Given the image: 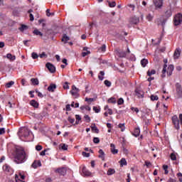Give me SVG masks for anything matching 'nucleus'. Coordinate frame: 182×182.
<instances>
[{"label":"nucleus","mask_w":182,"mask_h":182,"mask_svg":"<svg viewBox=\"0 0 182 182\" xmlns=\"http://www.w3.org/2000/svg\"><path fill=\"white\" fill-rule=\"evenodd\" d=\"M26 160H28V156L26 155L25 150L22 149H16L14 155L15 163H16V164H22V163H25Z\"/></svg>","instance_id":"1"},{"label":"nucleus","mask_w":182,"mask_h":182,"mask_svg":"<svg viewBox=\"0 0 182 182\" xmlns=\"http://www.w3.org/2000/svg\"><path fill=\"white\" fill-rule=\"evenodd\" d=\"M18 134L21 140H28L31 136V131L28 127H22L19 129Z\"/></svg>","instance_id":"2"},{"label":"nucleus","mask_w":182,"mask_h":182,"mask_svg":"<svg viewBox=\"0 0 182 182\" xmlns=\"http://www.w3.org/2000/svg\"><path fill=\"white\" fill-rule=\"evenodd\" d=\"M182 22V14L181 13H178L175 15L174 18H173V25L175 26H178Z\"/></svg>","instance_id":"3"},{"label":"nucleus","mask_w":182,"mask_h":182,"mask_svg":"<svg viewBox=\"0 0 182 182\" xmlns=\"http://www.w3.org/2000/svg\"><path fill=\"white\" fill-rule=\"evenodd\" d=\"M176 97L177 99H182V87L180 83L176 84Z\"/></svg>","instance_id":"4"},{"label":"nucleus","mask_w":182,"mask_h":182,"mask_svg":"<svg viewBox=\"0 0 182 182\" xmlns=\"http://www.w3.org/2000/svg\"><path fill=\"white\" fill-rule=\"evenodd\" d=\"M46 68H47V69H48V70H49V72H50V73H55V72H56V68H55V65H53L50 63H47L46 64Z\"/></svg>","instance_id":"5"},{"label":"nucleus","mask_w":182,"mask_h":182,"mask_svg":"<svg viewBox=\"0 0 182 182\" xmlns=\"http://www.w3.org/2000/svg\"><path fill=\"white\" fill-rule=\"evenodd\" d=\"M135 95L137 96L138 99H143V97H144V92L139 88L135 90Z\"/></svg>","instance_id":"6"},{"label":"nucleus","mask_w":182,"mask_h":182,"mask_svg":"<svg viewBox=\"0 0 182 182\" xmlns=\"http://www.w3.org/2000/svg\"><path fill=\"white\" fill-rule=\"evenodd\" d=\"M70 93L73 96H75V98L79 97V90L75 85L72 87V90Z\"/></svg>","instance_id":"7"},{"label":"nucleus","mask_w":182,"mask_h":182,"mask_svg":"<svg viewBox=\"0 0 182 182\" xmlns=\"http://www.w3.org/2000/svg\"><path fill=\"white\" fill-rule=\"evenodd\" d=\"M66 168H59L55 171V173H58L60 176H65L66 174Z\"/></svg>","instance_id":"8"},{"label":"nucleus","mask_w":182,"mask_h":182,"mask_svg":"<svg viewBox=\"0 0 182 182\" xmlns=\"http://www.w3.org/2000/svg\"><path fill=\"white\" fill-rule=\"evenodd\" d=\"M88 55H90V50H89V48L84 47L81 53V56H82V58H85V56H87Z\"/></svg>","instance_id":"9"},{"label":"nucleus","mask_w":182,"mask_h":182,"mask_svg":"<svg viewBox=\"0 0 182 182\" xmlns=\"http://www.w3.org/2000/svg\"><path fill=\"white\" fill-rule=\"evenodd\" d=\"M129 22L132 25H137V23H139V22H140V18L136 16L132 17Z\"/></svg>","instance_id":"10"},{"label":"nucleus","mask_w":182,"mask_h":182,"mask_svg":"<svg viewBox=\"0 0 182 182\" xmlns=\"http://www.w3.org/2000/svg\"><path fill=\"white\" fill-rule=\"evenodd\" d=\"M173 70H174V65H168L167 70H166V73L168 76H171L173 75Z\"/></svg>","instance_id":"11"},{"label":"nucleus","mask_w":182,"mask_h":182,"mask_svg":"<svg viewBox=\"0 0 182 182\" xmlns=\"http://www.w3.org/2000/svg\"><path fill=\"white\" fill-rule=\"evenodd\" d=\"M3 170L6 171V173H9L10 174H12L13 171L11 166H9V165H7V164L4 165Z\"/></svg>","instance_id":"12"},{"label":"nucleus","mask_w":182,"mask_h":182,"mask_svg":"<svg viewBox=\"0 0 182 182\" xmlns=\"http://www.w3.org/2000/svg\"><path fill=\"white\" fill-rule=\"evenodd\" d=\"M154 4L156 8H161L163 6V0H154Z\"/></svg>","instance_id":"13"},{"label":"nucleus","mask_w":182,"mask_h":182,"mask_svg":"<svg viewBox=\"0 0 182 182\" xmlns=\"http://www.w3.org/2000/svg\"><path fill=\"white\" fill-rule=\"evenodd\" d=\"M129 53H130V49H129V48H127L126 52H119V58H126V56H127V54H129Z\"/></svg>","instance_id":"14"},{"label":"nucleus","mask_w":182,"mask_h":182,"mask_svg":"<svg viewBox=\"0 0 182 182\" xmlns=\"http://www.w3.org/2000/svg\"><path fill=\"white\" fill-rule=\"evenodd\" d=\"M181 53V50L179 48H176L173 55L174 58L178 59V58H180Z\"/></svg>","instance_id":"15"},{"label":"nucleus","mask_w":182,"mask_h":182,"mask_svg":"<svg viewBox=\"0 0 182 182\" xmlns=\"http://www.w3.org/2000/svg\"><path fill=\"white\" fill-rule=\"evenodd\" d=\"M41 161H34L31 164V167H33V168H38V167H41Z\"/></svg>","instance_id":"16"},{"label":"nucleus","mask_w":182,"mask_h":182,"mask_svg":"<svg viewBox=\"0 0 182 182\" xmlns=\"http://www.w3.org/2000/svg\"><path fill=\"white\" fill-rule=\"evenodd\" d=\"M132 136H134V137H139L140 136V128H135L132 132Z\"/></svg>","instance_id":"17"},{"label":"nucleus","mask_w":182,"mask_h":182,"mask_svg":"<svg viewBox=\"0 0 182 182\" xmlns=\"http://www.w3.org/2000/svg\"><path fill=\"white\" fill-rule=\"evenodd\" d=\"M82 173L84 176H87V177H90V176H92V172L86 169V167L82 168Z\"/></svg>","instance_id":"18"},{"label":"nucleus","mask_w":182,"mask_h":182,"mask_svg":"<svg viewBox=\"0 0 182 182\" xmlns=\"http://www.w3.org/2000/svg\"><path fill=\"white\" fill-rule=\"evenodd\" d=\"M30 105L31 106H33V107H35L36 109H38V107H39V103H38V102H36V100H32L30 102Z\"/></svg>","instance_id":"19"},{"label":"nucleus","mask_w":182,"mask_h":182,"mask_svg":"<svg viewBox=\"0 0 182 182\" xmlns=\"http://www.w3.org/2000/svg\"><path fill=\"white\" fill-rule=\"evenodd\" d=\"M110 147H111V152L112 153V154H117V153H119V150L114 148L115 146L114 144H111Z\"/></svg>","instance_id":"20"},{"label":"nucleus","mask_w":182,"mask_h":182,"mask_svg":"<svg viewBox=\"0 0 182 182\" xmlns=\"http://www.w3.org/2000/svg\"><path fill=\"white\" fill-rule=\"evenodd\" d=\"M56 89V85L55 84H50L48 87V92H55V90Z\"/></svg>","instance_id":"21"},{"label":"nucleus","mask_w":182,"mask_h":182,"mask_svg":"<svg viewBox=\"0 0 182 182\" xmlns=\"http://www.w3.org/2000/svg\"><path fill=\"white\" fill-rule=\"evenodd\" d=\"M173 15V11H171V9H169L165 12V16L166 18H171V16Z\"/></svg>","instance_id":"22"},{"label":"nucleus","mask_w":182,"mask_h":182,"mask_svg":"<svg viewBox=\"0 0 182 182\" xmlns=\"http://www.w3.org/2000/svg\"><path fill=\"white\" fill-rule=\"evenodd\" d=\"M99 158L101 159L102 160V161H105V152L103 151L102 149H100L99 150Z\"/></svg>","instance_id":"23"},{"label":"nucleus","mask_w":182,"mask_h":182,"mask_svg":"<svg viewBox=\"0 0 182 182\" xmlns=\"http://www.w3.org/2000/svg\"><path fill=\"white\" fill-rule=\"evenodd\" d=\"M119 164L121 167H123L124 166H127V161H126V159L122 158L120 161H119Z\"/></svg>","instance_id":"24"},{"label":"nucleus","mask_w":182,"mask_h":182,"mask_svg":"<svg viewBox=\"0 0 182 182\" xmlns=\"http://www.w3.org/2000/svg\"><path fill=\"white\" fill-rule=\"evenodd\" d=\"M6 58L7 59H9V60H11V62H14V60L16 59V57H15V55H12L11 53H8L6 55Z\"/></svg>","instance_id":"25"},{"label":"nucleus","mask_w":182,"mask_h":182,"mask_svg":"<svg viewBox=\"0 0 182 182\" xmlns=\"http://www.w3.org/2000/svg\"><path fill=\"white\" fill-rule=\"evenodd\" d=\"M147 63H149V60L146 58H144L141 60V65L142 68H146V66L147 65Z\"/></svg>","instance_id":"26"},{"label":"nucleus","mask_w":182,"mask_h":182,"mask_svg":"<svg viewBox=\"0 0 182 182\" xmlns=\"http://www.w3.org/2000/svg\"><path fill=\"white\" fill-rule=\"evenodd\" d=\"M18 29L21 32H23V31H28V29H29V27L26 25L22 24Z\"/></svg>","instance_id":"27"},{"label":"nucleus","mask_w":182,"mask_h":182,"mask_svg":"<svg viewBox=\"0 0 182 182\" xmlns=\"http://www.w3.org/2000/svg\"><path fill=\"white\" fill-rule=\"evenodd\" d=\"M166 68H167V65H166V64H164V68H163V70H162V74H161V77L162 78L166 77Z\"/></svg>","instance_id":"28"},{"label":"nucleus","mask_w":182,"mask_h":182,"mask_svg":"<svg viewBox=\"0 0 182 182\" xmlns=\"http://www.w3.org/2000/svg\"><path fill=\"white\" fill-rule=\"evenodd\" d=\"M81 110H87L88 112H90L92 110V108H90L88 105H82L80 107Z\"/></svg>","instance_id":"29"},{"label":"nucleus","mask_w":182,"mask_h":182,"mask_svg":"<svg viewBox=\"0 0 182 182\" xmlns=\"http://www.w3.org/2000/svg\"><path fill=\"white\" fill-rule=\"evenodd\" d=\"M98 79L99 80H103L105 79V71H100L98 75Z\"/></svg>","instance_id":"30"},{"label":"nucleus","mask_w":182,"mask_h":182,"mask_svg":"<svg viewBox=\"0 0 182 182\" xmlns=\"http://www.w3.org/2000/svg\"><path fill=\"white\" fill-rule=\"evenodd\" d=\"M154 18V16L151 15V14H149L146 16V19L149 22H151L153 21V18Z\"/></svg>","instance_id":"31"},{"label":"nucleus","mask_w":182,"mask_h":182,"mask_svg":"<svg viewBox=\"0 0 182 182\" xmlns=\"http://www.w3.org/2000/svg\"><path fill=\"white\" fill-rule=\"evenodd\" d=\"M31 82L33 85H39V80H38V78H31Z\"/></svg>","instance_id":"32"},{"label":"nucleus","mask_w":182,"mask_h":182,"mask_svg":"<svg viewBox=\"0 0 182 182\" xmlns=\"http://www.w3.org/2000/svg\"><path fill=\"white\" fill-rule=\"evenodd\" d=\"M117 100L115 97H110L108 99V103H112V105H116Z\"/></svg>","instance_id":"33"},{"label":"nucleus","mask_w":182,"mask_h":182,"mask_svg":"<svg viewBox=\"0 0 182 182\" xmlns=\"http://www.w3.org/2000/svg\"><path fill=\"white\" fill-rule=\"evenodd\" d=\"M34 35H36L37 36H43V33L42 32L39 31L38 29H35L33 31Z\"/></svg>","instance_id":"34"},{"label":"nucleus","mask_w":182,"mask_h":182,"mask_svg":"<svg viewBox=\"0 0 182 182\" xmlns=\"http://www.w3.org/2000/svg\"><path fill=\"white\" fill-rule=\"evenodd\" d=\"M91 129L92 131L95 132V133H99V129H97L95 124H92L91 125Z\"/></svg>","instance_id":"35"},{"label":"nucleus","mask_w":182,"mask_h":182,"mask_svg":"<svg viewBox=\"0 0 182 182\" xmlns=\"http://www.w3.org/2000/svg\"><path fill=\"white\" fill-rule=\"evenodd\" d=\"M151 75H156V70H149L147 71L148 76H151Z\"/></svg>","instance_id":"36"},{"label":"nucleus","mask_w":182,"mask_h":182,"mask_svg":"<svg viewBox=\"0 0 182 182\" xmlns=\"http://www.w3.org/2000/svg\"><path fill=\"white\" fill-rule=\"evenodd\" d=\"M104 84L105 85V86H107V87H110V86H112V82L109 81V80H105L104 81Z\"/></svg>","instance_id":"37"},{"label":"nucleus","mask_w":182,"mask_h":182,"mask_svg":"<svg viewBox=\"0 0 182 182\" xmlns=\"http://www.w3.org/2000/svg\"><path fill=\"white\" fill-rule=\"evenodd\" d=\"M115 171L113 168H109L107 171V176H112V174H114Z\"/></svg>","instance_id":"38"},{"label":"nucleus","mask_w":182,"mask_h":182,"mask_svg":"<svg viewBox=\"0 0 182 182\" xmlns=\"http://www.w3.org/2000/svg\"><path fill=\"white\" fill-rule=\"evenodd\" d=\"M14 85H15V82L14 81H10L9 82H7L6 84V87L9 88V87H11L12 86H14Z\"/></svg>","instance_id":"39"},{"label":"nucleus","mask_w":182,"mask_h":182,"mask_svg":"<svg viewBox=\"0 0 182 182\" xmlns=\"http://www.w3.org/2000/svg\"><path fill=\"white\" fill-rule=\"evenodd\" d=\"M160 42H161L160 38H156V39H155V40H153V39H152V43H153V45H159V43H160Z\"/></svg>","instance_id":"40"},{"label":"nucleus","mask_w":182,"mask_h":182,"mask_svg":"<svg viewBox=\"0 0 182 182\" xmlns=\"http://www.w3.org/2000/svg\"><path fill=\"white\" fill-rule=\"evenodd\" d=\"M68 146L66 145L65 144H63L60 145V148L61 150H68Z\"/></svg>","instance_id":"41"},{"label":"nucleus","mask_w":182,"mask_h":182,"mask_svg":"<svg viewBox=\"0 0 182 182\" xmlns=\"http://www.w3.org/2000/svg\"><path fill=\"white\" fill-rule=\"evenodd\" d=\"M119 128L121 129V132H124L126 130V127H124V124H119Z\"/></svg>","instance_id":"42"},{"label":"nucleus","mask_w":182,"mask_h":182,"mask_svg":"<svg viewBox=\"0 0 182 182\" xmlns=\"http://www.w3.org/2000/svg\"><path fill=\"white\" fill-rule=\"evenodd\" d=\"M69 37L68 36H66V34H64L62 38V41L63 42H68V41H69Z\"/></svg>","instance_id":"43"},{"label":"nucleus","mask_w":182,"mask_h":182,"mask_svg":"<svg viewBox=\"0 0 182 182\" xmlns=\"http://www.w3.org/2000/svg\"><path fill=\"white\" fill-rule=\"evenodd\" d=\"M163 169L165 171V174H168V166L167 165H164L163 166Z\"/></svg>","instance_id":"44"},{"label":"nucleus","mask_w":182,"mask_h":182,"mask_svg":"<svg viewBox=\"0 0 182 182\" xmlns=\"http://www.w3.org/2000/svg\"><path fill=\"white\" fill-rule=\"evenodd\" d=\"M108 4H109V8H114V6H116V1H112V2L108 1Z\"/></svg>","instance_id":"45"},{"label":"nucleus","mask_w":182,"mask_h":182,"mask_svg":"<svg viewBox=\"0 0 182 182\" xmlns=\"http://www.w3.org/2000/svg\"><path fill=\"white\" fill-rule=\"evenodd\" d=\"M123 103H124V100H123V98H119L117 101V105L120 106L123 105Z\"/></svg>","instance_id":"46"},{"label":"nucleus","mask_w":182,"mask_h":182,"mask_svg":"<svg viewBox=\"0 0 182 182\" xmlns=\"http://www.w3.org/2000/svg\"><path fill=\"white\" fill-rule=\"evenodd\" d=\"M158 99L159 96L154 95H151V100H152V102H154V100H157Z\"/></svg>","instance_id":"47"},{"label":"nucleus","mask_w":182,"mask_h":182,"mask_svg":"<svg viewBox=\"0 0 182 182\" xmlns=\"http://www.w3.org/2000/svg\"><path fill=\"white\" fill-rule=\"evenodd\" d=\"M93 142L95 144H99V143H100V139L99 138H97V137H94Z\"/></svg>","instance_id":"48"},{"label":"nucleus","mask_w":182,"mask_h":182,"mask_svg":"<svg viewBox=\"0 0 182 182\" xmlns=\"http://www.w3.org/2000/svg\"><path fill=\"white\" fill-rule=\"evenodd\" d=\"M93 110L96 113H100V107H93Z\"/></svg>","instance_id":"49"},{"label":"nucleus","mask_w":182,"mask_h":182,"mask_svg":"<svg viewBox=\"0 0 182 182\" xmlns=\"http://www.w3.org/2000/svg\"><path fill=\"white\" fill-rule=\"evenodd\" d=\"M75 119H76V120H78V121L75 122L76 124H79V120H82V117H80V115L76 114Z\"/></svg>","instance_id":"50"},{"label":"nucleus","mask_w":182,"mask_h":182,"mask_svg":"<svg viewBox=\"0 0 182 182\" xmlns=\"http://www.w3.org/2000/svg\"><path fill=\"white\" fill-rule=\"evenodd\" d=\"M84 118L85 119V122H87V123H90V117H89V115H85Z\"/></svg>","instance_id":"51"},{"label":"nucleus","mask_w":182,"mask_h":182,"mask_svg":"<svg viewBox=\"0 0 182 182\" xmlns=\"http://www.w3.org/2000/svg\"><path fill=\"white\" fill-rule=\"evenodd\" d=\"M39 57L42 59L43 58H48V55L45 52H43L41 54L39 55Z\"/></svg>","instance_id":"52"},{"label":"nucleus","mask_w":182,"mask_h":182,"mask_svg":"<svg viewBox=\"0 0 182 182\" xmlns=\"http://www.w3.org/2000/svg\"><path fill=\"white\" fill-rule=\"evenodd\" d=\"M99 52H106V46H102L98 49Z\"/></svg>","instance_id":"53"},{"label":"nucleus","mask_w":182,"mask_h":182,"mask_svg":"<svg viewBox=\"0 0 182 182\" xmlns=\"http://www.w3.org/2000/svg\"><path fill=\"white\" fill-rule=\"evenodd\" d=\"M171 160H177V156L174 154H171Z\"/></svg>","instance_id":"54"},{"label":"nucleus","mask_w":182,"mask_h":182,"mask_svg":"<svg viewBox=\"0 0 182 182\" xmlns=\"http://www.w3.org/2000/svg\"><path fill=\"white\" fill-rule=\"evenodd\" d=\"M32 58L33 59H38V58H39V55H38V53H32Z\"/></svg>","instance_id":"55"},{"label":"nucleus","mask_w":182,"mask_h":182,"mask_svg":"<svg viewBox=\"0 0 182 182\" xmlns=\"http://www.w3.org/2000/svg\"><path fill=\"white\" fill-rule=\"evenodd\" d=\"M36 93H37L38 97H43V95L42 94V92H40L39 90H36Z\"/></svg>","instance_id":"56"},{"label":"nucleus","mask_w":182,"mask_h":182,"mask_svg":"<svg viewBox=\"0 0 182 182\" xmlns=\"http://www.w3.org/2000/svg\"><path fill=\"white\" fill-rule=\"evenodd\" d=\"M127 6H129V8H130L131 11H134V8H136L134 4H128Z\"/></svg>","instance_id":"57"},{"label":"nucleus","mask_w":182,"mask_h":182,"mask_svg":"<svg viewBox=\"0 0 182 182\" xmlns=\"http://www.w3.org/2000/svg\"><path fill=\"white\" fill-rule=\"evenodd\" d=\"M48 151V149H44L40 153V156H46V152Z\"/></svg>","instance_id":"58"},{"label":"nucleus","mask_w":182,"mask_h":182,"mask_svg":"<svg viewBox=\"0 0 182 182\" xmlns=\"http://www.w3.org/2000/svg\"><path fill=\"white\" fill-rule=\"evenodd\" d=\"M82 156H83L84 157H90V154L86 153V152H85V151H82Z\"/></svg>","instance_id":"59"},{"label":"nucleus","mask_w":182,"mask_h":182,"mask_svg":"<svg viewBox=\"0 0 182 182\" xmlns=\"http://www.w3.org/2000/svg\"><path fill=\"white\" fill-rule=\"evenodd\" d=\"M177 176L178 177V180L180 182H182V173H178Z\"/></svg>","instance_id":"60"},{"label":"nucleus","mask_w":182,"mask_h":182,"mask_svg":"<svg viewBox=\"0 0 182 182\" xmlns=\"http://www.w3.org/2000/svg\"><path fill=\"white\" fill-rule=\"evenodd\" d=\"M68 122H70L72 124H73V123H75V119H74V118L69 117Z\"/></svg>","instance_id":"61"},{"label":"nucleus","mask_w":182,"mask_h":182,"mask_svg":"<svg viewBox=\"0 0 182 182\" xmlns=\"http://www.w3.org/2000/svg\"><path fill=\"white\" fill-rule=\"evenodd\" d=\"M36 150H37V151H41V150H42V146L41 145H37L36 146Z\"/></svg>","instance_id":"62"},{"label":"nucleus","mask_w":182,"mask_h":182,"mask_svg":"<svg viewBox=\"0 0 182 182\" xmlns=\"http://www.w3.org/2000/svg\"><path fill=\"white\" fill-rule=\"evenodd\" d=\"M131 110L136 112V113H139V108L137 107H132Z\"/></svg>","instance_id":"63"},{"label":"nucleus","mask_w":182,"mask_h":182,"mask_svg":"<svg viewBox=\"0 0 182 182\" xmlns=\"http://www.w3.org/2000/svg\"><path fill=\"white\" fill-rule=\"evenodd\" d=\"M0 134H5V128H0Z\"/></svg>","instance_id":"64"}]
</instances>
